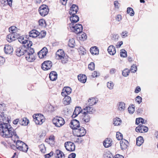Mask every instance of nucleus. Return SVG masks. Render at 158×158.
Returning <instances> with one entry per match:
<instances>
[{"instance_id": "f257e3e1", "label": "nucleus", "mask_w": 158, "mask_h": 158, "mask_svg": "<svg viewBox=\"0 0 158 158\" xmlns=\"http://www.w3.org/2000/svg\"><path fill=\"white\" fill-rule=\"evenodd\" d=\"M2 121L3 123L0 124V135L3 137L11 138L14 141L18 139L19 137L16 131L10 125L6 123L9 122L8 119L0 114V121Z\"/></svg>"}, {"instance_id": "f03ea898", "label": "nucleus", "mask_w": 158, "mask_h": 158, "mask_svg": "<svg viewBox=\"0 0 158 158\" xmlns=\"http://www.w3.org/2000/svg\"><path fill=\"white\" fill-rule=\"evenodd\" d=\"M29 36L27 35H22L18 38L19 41L24 44L23 47L27 48H30L32 44V42L28 40Z\"/></svg>"}, {"instance_id": "7ed1b4c3", "label": "nucleus", "mask_w": 158, "mask_h": 158, "mask_svg": "<svg viewBox=\"0 0 158 158\" xmlns=\"http://www.w3.org/2000/svg\"><path fill=\"white\" fill-rule=\"evenodd\" d=\"M56 58L58 60H61L63 64L66 63L68 61V57L65 56L64 51L62 49L58 50L56 53Z\"/></svg>"}, {"instance_id": "20e7f679", "label": "nucleus", "mask_w": 158, "mask_h": 158, "mask_svg": "<svg viewBox=\"0 0 158 158\" xmlns=\"http://www.w3.org/2000/svg\"><path fill=\"white\" fill-rule=\"evenodd\" d=\"M69 25L71 30L75 33L77 34L82 32L83 27L81 24H77L74 26L73 23H70Z\"/></svg>"}, {"instance_id": "39448f33", "label": "nucleus", "mask_w": 158, "mask_h": 158, "mask_svg": "<svg viewBox=\"0 0 158 158\" xmlns=\"http://www.w3.org/2000/svg\"><path fill=\"white\" fill-rule=\"evenodd\" d=\"M52 123L57 127H60L63 126L65 123L64 119L60 117L56 116L53 118Z\"/></svg>"}, {"instance_id": "423d86ee", "label": "nucleus", "mask_w": 158, "mask_h": 158, "mask_svg": "<svg viewBox=\"0 0 158 158\" xmlns=\"http://www.w3.org/2000/svg\"><path fill=\"white\" fill-rule=\"evenodd\" d=\"M90 116L89 114L83 111H81V115L80 118V121L83 123H86L89 122Z\"/></svg>"}, {"instance_id": "0eeeda50", "label": "nucleus", "mask_w": 158, "mask_h": 158, "mask_svg": "<svg viewBox=\"0 0 158 158\" xmlns=\"http://www.w3.org/2000/svg\"><path fill=\"white\" fill-rule=\"evenodd\" d=\"M64 146L68 151L73 152L75 150V145L73 143L71 142H66L64 143Z\"/></svg>"}, {"instance_id": "6e6552de", "label": "nucleus", "mask_w": 158, "mask_h": 158, "mask_svg": "<svg viewBox=\"0 0 158 158\" xmlns=\"http://www.w3.org/2000/svg\"><path fill=\"white\" fill-rule=\"evenodd\" d=\"M69 125L70 128L73 130H77L80 127L79 121L75 119L72 120Z\"/></svg>"}, {"instance_id": "1a4fd4ad", "label": "nucleus", "mask_w": 158, "mask_h": 158, "mask_svg": "<svg viewBox=\"0 0 158 158\" xmlns=\"http://www.w3.org/2000/svg\"><path fill=\"white\" fill-rule=\"evenodd\" d=\"M52 65V62L50 60L44 61L41 65V68L44 70H47L50 69Z\"/></svg>"}, {"instance_id": "9d476101", "label": "nucleus", "mask_w": 158, "mask_h": 158, "mask_svg": "<svg viewBox=\"0 0 158 158\" xmlns=\"http://www.w3.org/2000/svg\"><path fill=\"white\" fill-rule=\"evenodd\" d=\"M49 10L48 6L45 5H42L40 6V15L44 16L47 15Z\"/></svg>"}, {"instance_id": "9b49d317", "label": "nucleus", "mask_w": 158, "mask_h": 158, "mask_svg": "<svg viewBox=\"0 0 158 158\" xmlns=\"http://www.w3.org/2000/svg\"><path fill=\"white\" fill-rule=\"evenodd\" d=\"M76 135L77 137H81L84 136L86 133V131L85 128L82 127H80L79 128L76 130Z\"/></svg>"}, {"instance_id": "f8f14e48", "label": "nucleus", "mask_w": 158, "mask_h": 158, "mask_svg": "<svg viewBox=\"0 0 158 158\" xmlns=\"http://www.w3.org/2000/svg\"><path fill=\"white\" fill-rule=\"evenodd\" d=\"M19 35L17 33H12L8 34L7 36V40L9 42L15 40L18 38Z\"/></svg>"}, {"instance_id": "ddd939ff", "label": "nucleus", "mask_w": 158, "mask_h": 158, "mask_svg": "<svg viewBox=\"0 0 158 158\" xmlns=\"http://www.w3.org/2000/svg\"><path fill=\"white\" fill-rule=\"evenodd\" d=\"M27 48L23 46L17 48L16 51V55L19 56L23 55L26 52Z\"/></svg>"}, {"instance_id": "4468645a", "label": "nucleus", "mask_w": 158, "mask_h": 158, "mask_svg": "<svg viewBox=\"0 0 158 158\" xmlns=\"http://www.w3.org/2000/svg\"><path fill=\"white\" fill-rule=\"evenodd\" d=\"M25 56L26 60L29 62H33L35 59V56L33 53H30L27 52L25 54Z\"/></svg>"}, {"instance_id": "2eb2a0df", "label": "nucleus", "mask_w": 158, "mask_h": 158, "mask_svg": "<svg viewBox=\"0 0 158 158\" xmlns=\"http://www.w3.org/2000/svg\"><path fill=\"white\" fill-rule=\"evenodd\" d=\"M140 124L138 126L135 128V131L138 132L142 133L143 131L144 132H147L148 131V128L147 127L144 125H141Z\"/></svg>"}, {"instance_id": "dca6fc26", "label": "nucleus", "mask_w": 158, "mask_h": 158, "mask_svg": "<svg viewBox=\"0 0 158 158\" xmlns=\"http://www.w3.org/2000/svg\"><path fill=\"white\" fill-rule=\"evenodd\" d=\"M78 10V6L75 4H73L70 8L69 13L70 15H75Z\"/></svg>"}, {"instance_id": "f3484780", "label": "nucleus", "mask_w": 158, "mask_h": 158, "mask_svg": "<svg viewBox=\"0 0 158 158\" xmlns=\"http://www.w3.org/2000/svg\"><path fill=\"white\" fill-rule=\"evenodd\" d=\"M82 111L84 112L85 111V112L89 114H92L95 112V110L94 109L93 107L91 106H86L82 109Z\"/></svg>"}, {"instance_id": "a211bd4d", "label": "nucleus", "mask_w": 158, "mask_h": 158, "mask_svg": "<svg viewBox=\"0 0 158 158\" xmlns=\"http://www.w3.org/2000/svg\"><path fill=\"white\" fill-rule=\"evenodd\" d=\"M4 51L6 54H10L13 52V48L11 46L6 44L5 46Z\"/></svg>"}, {"instance_id": "6ab92c4d", "label": "nucleus", "mask_w": 158, "mask_h": 158, "mask_svg": "<svg viewBox=\"0 0 158 158\" xmlns=\"http://www.w3.org/2000/svg\"><path fill=\"white\" fill-rule=\"evenodd\" d=\"M121 148L122 150L127 148L129 143L125 139H122L120 142Z\"/></svg>"}, {"instance_id": "aec40b11", "label": "nucleus", "mask_w": 158, "mask_h": 158, "mask_svg": "<svg viewBox=\"0 0 158 158\" xmlns=\"http://www.w3.org/2000/svg\"><path fill=\"white\" fill-rule=\"evenodd\" d=\"M57 74L55 71L51 72L49 74V77L52 81H55L57 78Z\"/></svg>"}, {"instance_id": "412c9836", "label": "nucleus", "mask_w": 158, "mask_h": 158, "mask_svg": "<svg viewBox=\"0 0 158 158\" xmlns=\"http://www.w3.org/2000/svg\"><path fill=\"white\" fill-rule=\"evenodd\" d=\"M48 52L47 48L45 47H44L40 50V59L44 58L46 56Z\"/></svg>"}, {"instance_id": "4be33fe9", "label": "nucleus", "mask_w": 158, "mask_h": 158, "mask_svg": "<svg viewBox=\"0 0 158 158\" xmlns=\"http://www.w3.org/2000/svg\"><path fill=\"white\" fill-rule=\"evenodd\" d=\"M40 33L39 31L35 30H33L29 33V37L35 38L39 35Z\"/></svg>"}, {"instance_id": "5701e85b", "label": "nucleus", "mask_w": 158, "mask_h": 158, "mask_svg": "<svg viewBox=\"0 0 158 158\" xmlns=\"http://www.w3.org/2000/svg\"><path fill=\"white\" fill-rule=\"evenodd\" d=\"M54 154L56 156L57 158H64L65 157V155L64 153L59 150H56Z\"/></svg>"}, {"instance_id": "b1692460", "label": "nucleus", "mask_w": 158, "mask_h": 158, "mask_svg": "<svg viewBox=\"0 0 158 158\" xmlns=\"http://www.w3.org/2000/svg\"><path fill=\"white\" fill-rule=\"evenodd\" d=\"M71 15L72 16L70 17V19L71 22V23H73L74 25V23H76L79 20V17L75 15Z\"/></svg>"}, {"instance_id": "393cba45", "label": "nucleus", "mask_w": 158, "mask_h": 158, "mask_svg": "<svg viewBox=\"0 0 158 158\" xmlns=\"http://www.w3.org/2000/svg\"><path fill=\"white\" fill-rule=\"evenodd\" d=\"M78 80L81 82L85 83L87 80V77L85 74H80L77 76Z\"/></svg>"}, {"instance_id": "a878e982", "label": "nucleus", "mask_w": 158, "mask_h": 158, "mask_svg": "<svg viewBox=\"0 0 158 158\" xmlns=\"http://www.w3.org/2000/svg\"><path fill=\"white\" fill-rule=\"evenodd\" d=\"M108 53L112 55H114L116 53L115 48L113 45L110 46L107 49Z\"/></svg>"}, {"instance_id": "bb28decb", "label": "nucleus", "mask_w": 158, "mask_h": 158, "mask_svg": "<svg viewBox=\"0 0 158 158\" xmlns=\"http://www.w3.org/2000/svg\"><path fill=\"white\" fill-rule=\"evenodd\" d=\"M112 142L111 139L107 138L103 142V145L105 148H108L111 146Z\"/></svg>"}, {"instance_id": "cd10ccee", "label": "nucleus", "mask_w": 158, "mask_h": 158, "mask_svg": "<svg viewBox=\"0 0 158 158\" xmlns=\"http://www.w3.org/2000/svg\"><path fill=\"white\" fill-rule=\"evenodd\" d=\"M91 53L93 55H96L99 53V50L98 48L96 46L91 47L90 49Z\"/></svg>"}, {"instance_id": "c85d7f7f", "label": "nucleus", "mask_w": 158, "mask_h": 158, "mask_svg": "<svg viewBox=\"0 0 158 158\" xmlns=\"http://www.w3.org/2000/svg\"><path fill=\"white\" fill-rule=\"evenodd\" d=\"M82 110V109H81L80 107H76L73 113L74 114H75L76 115L73 118L75 117L80 114H81V111Z\"/></svg>"}, {"instance_id": "c756f323", "label": "nucleus", "mask_w": 158, "mask_h": 158, "mask_svg": "<svg viewBox=\"0 0 158 158\" xmlns=\"http://www.w3.org/2000/svg\"><path fill=\"white\" fill-rule=\"evenodd\" d=\"M71 101V98L69 96H65L63 99V102L65 105L69 104Z\"/></svg>"}, {"instance_id": "7c9ffc66", "label": "nucleus", "mask_w": 158, "mask_h": 158, "mask_svg": "<svg viewBox=\"0 0 158 158\" xmlns=\"http://www.w3.org/2000/svg\"><path fill=\"white\" fill-rule=\"evenodd\" d=\"M143 138L142 136H139L136 139V144L139 146L141 145L143 142Z\"/></svg>"}, {"instance_id": "2f4dec72", "label": "nucleus", "mask_w": 158, "mask_h": 158, "mask_svg": "<svg viewBox=\"0 0 158 158\" xmlns=\"http://www.w3.org/2000/svg\"><path fill=\"white\" fill-rule=\"evenodd\" d=\"M33 117L34 120L36 124L39 125L40 123L39 119L40 116L39 114H35L33 116Z\"/></svg>"}, {"instance_id": "473e14b6", "label": "nucleus", "mask_w": 158, "mask_h": 158, "mask_svg": "<svg viewBox=\"0 0 158 158\" xmlns=\"http://www.w3.org/2000/svg\"><path fill=\"white\" fill-rule=\"evenodd\" d=\"M125 107V104L123 102L119 103L118 105V109L120 111H123Z\"/></svg>"}, {"instance_id": "72a5a7b5", "label": "nucleus", "mask_w": 158, "mask_h": 158, "mask_svg": "<svg viewBox=\"0 0 158 158\" xmlns=\"http://www.w3.org/2000/svg\"><path fill=\"white\" fill-rule=\"evenodd\" d=\"M88 105L89 106H92L96 103V100L94 98H89L88 100Z\"/></svg>"}, {"instance_id": "f704fd0d", "label": "nucleus", "mask_w": 158, "mask_h": 158, "mask_svg": "<svg viewBox=\"0 0 158 158\" xmlns=\"http://www.w3.org/2000/svg\"><path fill=\"white\" fill-rule=\"evenodd\" d=\"M103 156L104 158H113V155L109 151H106L104 152Z\"/></svg>"}, {"instance_id": "c9c22d12", "label": "nucleus", "mask_w": 158, "mask_h": 158, "mask_svg": "<svg viewBox=\"0 0 158 158\" xmlns=\"http://www.w3.org/2000/svg\"><path fill=\"white\" fill-rule=\"evenodd\" d=\"M23 143L24 142L20 140L17 141L16 143L17 148L20 150L22 149L21 146H23Z\"/></svg>"}, {"instance_id": "e433bc0d", "label": "nucleus", "mask_w": 158, "mask_h": 158, "mask_svg": "<svg viewBox=\"0 0 158 158\" xmlns=\"http://www.w3.org/2000/svg\"><path fill=\"white\" fill-rule=\"evenodd\" d=\"M122 122L121 119L119 118H116L113 121V124L114 125L118 126Z\"/></svg>"}, {"instance_id": "4c0bfd02", "label": "nucleus", "mask_w": 158, "mask_h": 158, "mask_svg": "<svg viewBox=\"0 0 158 158\" xmlns=\"http://www.w3.org/2000/svg\"><path fill=\"white\" fill-rule=\"evenodd\" d=\"M29 122L28 119L26 118H23L22 119L21 121L20 122L21 124L22 125L27 126L29 123Z\"/></svg>"}, {"instance_id": "58836bf2", "label": "nucleus", "mask_w": 158, "mask_h": 158, "mask_svg": "<svg viewBox=\"0 0 158 158\" xmlns=\"http://www.w3.org/2000/svg\"><path fill=\"white\" fill-rule=\"evenodd\" d=\"M127 13L129 14L131 16H133L134 15L135 13L133 9L130 7H128L127 9Z\"/></svg>"}, {"instance_id": "ea45409f", "label": "nucleus", "mask_w": 158, "mask_h": 158, "mask_svg": "<svg viewBox=\"0 0 158 158\" xmlns=\"http://www.w3.org/2000/svg\"><path fill=\"white\" fill-rule=\"evenodd\" d=\"M75 40L73 38L69 39V41L68 45L71 48H73L75 46Z\"/></svg>"}, {"instance_id": "a19ab883", "label": "nucleus", "mask_w": 158, "mask_h": 158, "mask_svg": "<svg viewBox=\"0 0 158 158\" xmlns=\"http://www.w3.org/2000/svg\"><path fill=\"white\" fill-rule=\"evenodd\" d=\"M144 120L141 118H137L136 119L135 124L138 125L140 123H141V124H144Z\"/></svg>"}, {"instance_id": "79ce46f5", "label": "nucleus", "mask_w": 158, "mask_h": 158, "mask_svg": "<svg viewBox=\"0 0 158 158\" xmlns=\"http://www.w3.org/2000/svg\"><path fill=\"white\" fill-rule=\"evenodd\" d=\"M63 91L66 92V94H69L72 91V89L70 88L69 87H64L63 89Z\"/></svg>"}, {"instance_id": "37998d69", "label": "nucleus", "mask_w": 158, "mask_h": 158, "mask_svg": "<svg viewBox=\"0 0 158 158\" xmlns=\"http://www.w3.org/2000/svg\"><path fill=\"white\" fill-rule=\"evenodd\" d=\"M128 110L129 113L132 114L135 111V106L133 105L129 106L128 108Z\"/></svg>"}, {"instance_id": "c03bdc74", "label": "nucleus", "mask_w": 158, "mask_h": 158, "mask_svg": "<svg viewBox=\"0 0 158 158\" xmlns=\"http://www.w3.org/2000/svg\"><path fill=\"white\" fill-rule=\"evenodd\" d=\"M22 149L20 151H21L24 152H26L28 149V147L27 144L24 143L23 146H21Z\"/></svg>"}, {"instance_id": "a18cd8bd", "label": "nucleus", "mask_w": 158, "mask_h": 158, "mask_svg": "<svg viewBox=\"0 0 158 158\" xmlns=\"http://www.w3.org/2000/svg\"><path fill=\"white\" fill-rule=\"evenodd\" d=\"M120 54L121 57H126L127 56V52L125 50L122 49L120 51Z\"/></svg>"}, {"instance_id": "49530a36", "label": "nucleus", "mask_w": 158, "mask_h": 158, "mask_svg": "<svg viewBox=\"0 0 158 158\" xmlns=\"http://www.w3.org/2000/svg\"><path fill=\"white\" fill-rule=\"evenodd\" d=\"M87 38V36L86 34L85 33H83L82 34L81 36L79 37V39L81 41H84Z\"/></svg>"}, {"instance_id": "de8ad7c7", "label": "nucleus", "mask_w": 158, "mask_h": 158, "mask_svg": "<svg viewBox=\"0 0 158 158\" xmlns=\"http://www.w3.org/2000/svg\"><path fill=\"white\" fill-rule=\"evenodd\" d=\"M130 71L127 69H125L122 72V75L124 77H127L129 75Z\"/></svg>"}, {"instance_id": "09e8293b", "label": "nucleus", "mask_w": 158, "mask_h": 158, "mask_svg": "<svg viewBox=\"0 0 158 158\" xmlns=\"http://www.w3.org/2000/svg\"><path fill=\"white\" fill-rule=\"evenodd\" d=\"M17 31V27L14 26H12L9 28V31L10 32L15 33Z\"/></svg>"}, {"instance_id": "8fccbe9b", "label": "nucleus", "mask_w": 158, "mask_h": 158, "mask_svg": "<svg viewBox=\"0 0 158 158\" xmlns=\"http://www.w3.org/2000/svg\"><path fill=\"white\" fill-rule=\"evenodd\" d=\"M95 68L94 63L92 62H91L88 65V69L91 70H94Z\"/></svg>"}, {"instance_id": "3c124183", "label": "nucleus", "mask_w": 158, "mask_h": 158, "mask_svg": "<svg viewBox=\"0 0 158 158\" xmlns=\"http://www.w3.org/2000/svg\"><path fill=\"white\" fill-rule=\"evenodd\" d=\"M40 151L43 153H45L46 149L44 144H41L40 145Z\"/></svg>"}, {"instance_id": "603ef678", "label": "nucleus", "mask_w": 158, "mask_h": 158, "mask_svg": "<svg viewBox=\"0 0 158 158\" xmlns=\"http://www.w3.org/2000/svg\"><path fill=\"white\" fill-rule=\"evenodd\" d=\"M137 70V68L135 64H133L131 66L130 70H129L130 72L131 71L132 73H135Z\"/></svg>"}, {"instance_id": "864d4df0", "label": "nucleus", "mask_w": 158, "mask_h": 158, "mask_svg": "<svg viewBox=\"0 0 158 158\" xmlns=\"http://www.w3.org/2000/svg\"><path fill=\"white\" fill-rule=\"evenodd\" d=\"M107 85L108 88L110 89H111L113 88L114 84L112 82L110 81L107 83Z\"/></svg>"}, {"instance_id": "5fc2aeb1", "label": "nucleus", "mask_w": 158, "mask_h": 158, "mask_svg": "<svg viewBox=\"0 0 158 158\" xmlns=\"http://www.w3.org/2000/svg\"><path fill=\"white\" fill-rule=\"evenodd\" d=\"M116 138L118 140H122L123 139V135L122 134L119 132H117L116 134Z\"/></svg>"}, {"instance_id": "6e6d98bb", "label": "nucleus", "mask_w": 158, "mask_h": 158, "mask_svg": "<svg viewBox=\"0 0 158 158\" xmlns=\"http://www.w3.org/2000/svg\"><path fill=\"white\" fill-rule=\"evenodd\" d=\"M46 25V22L43 19H40V27H45Z\"/></svg>"}, {"instance_id": "4d7b16f0", "label": "nucleus", "mask_w": 158, "mask_h": 158, "mask_svg": "<svg viewBox=\"0 0 158 158\" xmlns=\"http://www.w3.org/2000/svg\"><path fill=\"white\" fill-rule=\"evenodd\" d=\"M46 34V31L44 30L41 31L40 32V38H43L45 37Z\"/></svg>"}, {"instance_id": "13d9d810", "label": "nucleus", "mask_w": 158, "mask_h": 158, "mask_svg": "<svg viewBox=\"0 0 158 158\" xmlns=\"http://www.w3.org/2000/svg\"><path fill=\"white\" fill-rule=\"evenodd\" d=\"M53 152L51 151L49 153L44 155V156L45 158H50L53 155Z\"/></svg>"}, {"instance_id": "bf43d9fd", "label": "nucleus", "mask_w": 158, "mask_h": 158, "mask_svg": "<svg viewBox=\"0 0 158 158\" xmlns=\"http://www.w3.org/2000/svg\"><path fill=\"white\" fill-rule=\"evenodd\" d=\"M142 100V98L139 96H137L135 98V101L139 104H140Z\"/></svg>"}, {"instance_id": "052dcab7", "label": "nucleus", "mask_w": 158, "mask_h": 158, "mask_svg": "<svg viewBox=\"0 0 158 158\" xmlns=\"http://www.w3.org/2000/svg\"><path fill=\"white\" fill-rule=\"evenodd\" d=\"M45 117L43 114H40V122L41 123V124L44 122L45 121Z\"/></svg>"}, {"instance_id": "680f3d73", "label": "nucleus", "mask_w": 158, "mask_h": 158, "mask_svg": "<svg viewBox=\"0 0 158 158\" xmlns=\"http://www.w3.org/2000/svg\"><path fill=\"white\" fill-rule=\"evenodd\" d=\"M5 60L4 57L0 56V65L3 64L5 62Z\"/></svg>"}, {"instance_id": "e2e57ef3", "label": "nucleus", "mask_w": 158, "mask_h": 158, "mask_svg": "<svg viewBox=\"0 0 158 158\" xmlns=\"http://www.w3.org/2000/svg\"><path fill=\"white\" fill-rule=\"evenodd\" d=\"M55 139V137L54 135H51L48 138V140H50L51 142V143L52 144V143H53Z\"/></svg>"}, {"instance_id": "0e129e2a", "label": "nucleus", "mask_w": 158, "mask_h": 158, "mask_svg": "<svg viewBox=\"0 0 158 158\" xmlns=\"http://www.w3.org/2000/svg\"><path fill=\"white\" fill-rule=\"evenodd\" d=\"M115 19L116 21L119 22L122 19V16L120 15H118L115 17Z\"/></svg>"}, {"instance_id": "69168bd1", "label": "nucleus", "mask_w": 158, "mask_h": 158, "mask_svg": "<svg viewBox=\"0 0 158 158\" xmlns=\"http://www.w3.org/2000/svg\"><path fill=\"white\" fill-rule=\"evenodd\" d=\"M98 75L97 72L95 71L94 72L92 73V75L91 76L92 77L94 78L95 77H97L98 76H99V73H98Z\"/></svg>"}, {"instance_id": "338daca9", "label": "nucleus", "mask_w": 158, "mask_h": 158, "mask_svg": "<svg viewBox=\"0 0 158 158\" xmlns=\"http://www.w3.org/2000/svg\"><path fill=\"white\" fill-rule=\"evenodd\" d=\"M76 156V154L75 153H72L69 155L68 158H75Z\"/></svg>"}, {"instance_id": "774afa93", "label": "nucleus", "mask_w": 158, "mask_h": 158, "mask_svg": "<svg viewBox=\"0 0 158 158\" xmlns=\"http://www.w3.org/2000/svg\"><path fill=\"white\" fill-rule=\"evenodd\" d=\"M113 158H124V157L123 156L118 154L115 155Z\"/></svg>"}]
</instances>
